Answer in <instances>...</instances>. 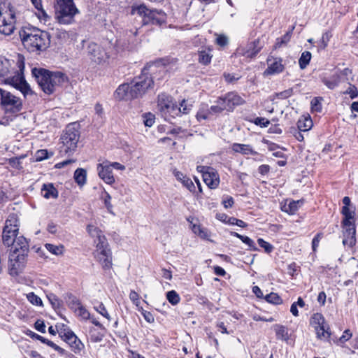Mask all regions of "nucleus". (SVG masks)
Instances as JSON below:
<instances>
[{"mask_svg": "<svg viewBox=\"0 0 358 358\" xmlns=\"http://www.w3.org/2000/svg\"><path fill=\"white\" fill-rule=\"evenodd\" d=\"M196 170L202 174L203 182L210 189H215L220 184L217 172L210 166H198Z\"/></svg>", "mask_w": 358, "mask_h": 358, "instance_id": "16", "label": "nucleus"}, {"mask_svg": "<svg viewBox=\"0 0 358 358\" xmlns=\"http://www.w3.org/2000/svg\"><path fill=\"white\" fill-rule=\"evenodd\" d=\"M232 149L234 152L244 155H255L257 154L250 145L234 143Z\"/></svg>", "mask_w": 358, "mask_h": 358, "instance_id": "27", "label": "nucleus"}, {"mask_svg": "<svg viewBox=\"0 0 358 358\" xmlns=\"http://www.w3.org/2000/svg\"><path fill=\"white\" fill-rule=\"evenodd\" d=\"M16 65L17 66V70L15 71V74L13 77L6 78V80L9 81L13 86L19 89L24 96H27L31 93V90L23 76L24 57L20 54L16 56Z\"/></svg>", "mask_w": 358, "mask_h": 358, "instance_id": "9", "label": "nucleus"}, {"mask_svg": "<svg viewBox=\"0 0 358 358\" xmlns=\"http://www.w3.org/2000/svg\"><path fill=\"white\" fill-rule=\"evenodd\" d=\"M78 316L80 317L83 320H89L90 318V313L89 311L81 305L79 306L78 310H76V313H75Z\"/></svg>", "mask_w": 358, "mask_h": 358, "instance_id": "46", "label": "nucleus"}, {"mask_svg": "<svg viewBox=\"0 0 358 358\" xmlns=\"http://www.w3.org/2000/svg\"><path fill=\"white\" fill-rule=\"evenodd\" d=\"M173 174L176 180L180 182L189 192H193L195 191V185L189 177L177 169L173 171Z\"/></svg>", "mask_w": 358, "mask_h": 358, "instance_id": "25", "label": "nucleus"}, {"mask_svg": "<svg viewBox=\"0 0 358 358\" xmlns=\"http://www.w3.org/2000/svg\"><path fill=\"white\" fill-rule=\"evenodd\" d=\"M15 67L17 68V66L16 65V59L12 60L11 62L3 57L0 56V78H4V77H13L12 76H8L9 74H11V70H15Z\"/></svg>", "mask_w": 358, "mask_h": 358, "instance_id": "24", "label": "nucleus"}, {"mask_svg": "<svg viewBox=\"0 0 358 358\" xmlns=\"http://www.w3.org/2000/svg\"><path fill=\"white\" fill-rule=\"evenodd\" d=\"M79 137L80 134L76 129L75 124L68 125L61 137L62 145L60 147V152L66 155L73 152L77 148Z\"/></svg>", "mask_w": 358, "mask_h": 358, "instance_id": "10", "label": "nucleus"}, {"mask_svg": "<svg viewBox=\"0 0 358 358\" xmlns=\"http://www.w3.org/2000/svg\"><path fill=\"white\" fill-rule=\"evenodd\" d=\"M129 299L130 300L135 304L136 306H139L140 301H139V295L135 291H131L129 294Z\"/></svg>", "mask_w": 358, "mask_h": 358, "instance_id": "61", "label": "nucleus"}, {"mask_svg": "<svg viewBox=\"0 0 358 358\" xmlns=\"http://www.w3.org/2000/svg\"><path fill=\"white\" fill-rule=\"evenodd\" d=\"M215 103V105L209 108L210 115L221 113L227 108L224 105V101L221 99V97H219Z\"/></svg>", "mask_w": 358, "mask_h": 358, "instance_id": "30", "label": "nucleus"}, {"mask_svg": "<svg viewBox=\"0 0 358 358\" xmlns=\"http://www.w3.org/2000/svg\"><path fill=\"white\" fill-rule=\"evenodd\" d=\"M252 46H253L252 50L251 51L250 50L247 51V52H246L247 57H252L255 56L260 51V50L262 47L260 45L259 40L255 41L252 43Z\"/></svg>", "mask_w": 358, "mask_h": 358, "instance_id": "41", "label": "nucleus"}, {"mask_svg": "<svg viewBox=\"0 0 358 358\" xmlns=\"http://www.w3.org/2000/svg\"><path fill=\"white\" fill-rule=\"evenodd\" d=\"M303 204V200L291 201L289 203H285L282 210L289 215L294 214L299 208Z\"/></svg>", "mask_w": 358, "mask_h": 358, "instance_id": "29", "label": "nucleus"}, {"mask_svg": "<svg viewBox=\"0 0 358 358\" xmlns=\"http://www.w3.org/2000/svg\"><path fill=\"white\" fill-rule=\"evenodd\" d=\"M257 242H258V244L259 245V246L264 249L266 252L270 253L273 251V245L271 244H270L269 243L265 241L264 239L259 238L257 240Z\"/></svg>", "mask_w": 358, "mask_h": 358, "instance_id": "50", "label": "nucleus"}, {"mask_svg": "<svg viewBox=\"0 0 358 358\" xmlns=\"http://www.w3.org/2000/svg\"><path fill=\"white\" fill-rule=\"evenodd\" d=\"M105 198H104V204L108 210L109 213L113 214V205L110 203L111 196L108 192H105Z\"/></svg>", "mask_w": 358, "mask_h": 358, "instance_id": "56", "label": "nucleus"}, {"mask_svg": "<svg viewBox=\"0 0 358 358\" xmlns=\"http://www.w3.org/2000/svg\"><path fill=\"white\" fill-rule=\"evenodd\" d=\"M41 194L45 199L58 197V191L52 183L44 184L41 188Z\"/></svg>", "mask_w": 358, "mask_h": 358, "instance_id": "28", "label": "nucleus"}, {"mask_svg": "<svg viewBox=\"0 0 358 358\" xmlns=\"http://www.w3.org/2000/svg\"><path fill=\"white\" fill-rule=\"evenodd\" d=\"M311 59V53L309 51H305L301 54L299 59V64L301 69H304L308 65Z\"/></svg>", "mask_w": 358, "mask_h": 358, "instance_id": "36", "label": "nucleus"}, {"mask_svg": "<svg viewBox=\"0 0 358 358\" xmlns=\"http://www.w3.org/2000/svg\"><path fill=\"white\" fill-rule=\"evenodd\" d=\"M59 336L67 343L71 350L76 355H81L85 350L84 343L69 329H64L59 332Z\"/></svg>", "mask_w": 358, "mask_h": 358, "instance_id": "13", "label": "nucleus"}, {"mask_svg": "<svg viewBox=\"0 0 358 358\" xmlns=\"http://www.w3.org/2000/svg\"><path fill=\"white\" fill-rule=\"evenodd\" d=\"M132 83H124L120 85L114 93L115 98L118 100L129 101L136 99L133 93Z\"/></svg>", "mask_w": 358, "mask_h": 358, "instance_id": "17", "label": "nucleus"}, {"mask_svg": "<svg viewBox=\"0 0 358 358\" xmlns=\"http://www.w3.org/2000/svg\"><path fill=\"white\" fill-rule=\"evenodd\" d=\"M254 123L256 125H258V126H260L261 127L265 128L269 125L270 122L268 120H267L265 117H257L255 119Z\"/></svg>", "mask_w": 358, "mask_h": 358, "instance_id": "53", "label": "nucleus"}, {"mask_svg": "<svg viewBox=\"0 0 358 358\" xmlns=\"http://www.w3.org/2000/svg\"><path fill=\"white\" fill-rule=\"evenodd\" d=\"M341 213L344 216L343 220L344 236L343 243L345 245L352 247L356 243V228L354 224L355 212L350 210L346 206H343Z\"/></svg>", "mask_w": 358, "mask_h": 358, "instance_id": "8", "label": "nucleus"}, {"mask_svg": "<svg viewBox=\"0 0 358 358\" xmlns=\"http://www.w3.org/2000/svg\"><path fill=\"white\" fill-rule=\"evenodd\" d=\"M22 158H24V157H12L8 159V164L12 168L16 169L17 170H21L23 169L21 162V159Z\"/></svg>", "mask_w": 358, "mask_h": 358, "instance_id": "44", "label": "nucleus"}, {"mask_svg": "<svg viewBox=\"0 0 358 358\" xmlns=\"http://www.w3.org/2000/svg\"><path fill=\"white\" fill-rule=\"evenodd\" d=\"M9 255V271L12 275H17L25 267L29 252V244L27 239L20 236L17 241L15 248H12Z\"/></svg>", "mask_w": 358, "mask_h": 358, "instance_id": "4", "label": "nucleus"}, {"mask_svg": "<svg viewBox=\"0 0 358 358\" xmlns=\"http://www.w3.org/2000/svg\"><path fill=\"white\" fill-rule=\"evenodd\" d=\"M187 220L190 224V228L194 234L202 239H209L210 232L206 228L203 227L197 220L194 222V218L192 217H189Z\"/></svg>", "mask_w": 358, "mask_h": 358, "instance_id": "23", "label": "nucleus"}, {"mask_svg": "<svg viewBox=\"0 0 358 358\" xmlns=\"http://www.w3.org/2000/svg\"><path fill=\"white\" fill-rule=\"evenodd\" d=\"M35 329L41 332L45 333V325L44 322L41 320H37L34 324Z\"/></svg>", "mask_w": 358, "mask_h": 358, "instance_id": "64", "label": "nucleus"}, {"mask_svg": "<svg viewBox=\"0 0 358 358\" xmlns=\"http://www.w3.org/2000/svg\"><path fill=\"white\" fill-rule=\"evenodd\" d=\"M151 9H149L145 4H134L131 7V13L138 15L142 17V22H144L145 17L150 14Z\"/></svg>", "mask_w": 358, "mask_h": 358, "instance_id": "26", "label": "nucleus"}, {"mask_svg": "<svg viewBox=\"0 0 358 358\" xmlns=\"http://www.w3.org/2000/svg\"><path fill=\"white\" fill-rule=\"evenodd\" d=\"M322 98L315 97L311 101V108L313 111L320 112L322 110L321 100Z\"/></svg>", "mask_w": 358, "mask_h": 358, "instance_id": "49", "label": "nucleus"}, {"mask_svg": "<svg viewBox=\"0 0 358 358\" xmlns=\"http://www.w3.org/2000/svg\"><path fill=\"white\" fill-rule=\"evenodd\" d=\"M20 37L24 47L30 52L44 51L50 43L49 33L35 27L23 30Z\"/></svg>", "mask_w": 358, "mask_h": 358, "instance_id": "3", "label": "nucleus"}, {"mask_svg": "<svg viewBox=\"0 0 358 358\" xmlns=\"http://www.w3.org/2000/svg\"><path fill=\"white\" fill-rule=\"evenodd\" d=\"M330 36L331 35L328 32L322 34V38L320 41V48L324 49L327 46Z\"/></svg>", "mask_w": 358, "mask_h": 358, "instance_id": "54", "label": "nucleus"}, {"mask_svg": "<svg viewBox=\"0 0 358 358\" xmlns=\"http://www.w3.org/2000/svg\"><path fill=\"white\" fill-rule=\"evenodd\" d=\"M291 34H292V31L287 32L281 38H277L275 44L274 45V48H278L281 47L282 45L287 44L291 38Z\"/></svg>", "mask_w": 358, "mask_h": 358, "instance_id": "38", "label": "nucleus"}, {"mask_svg": "<svg viewBox=\"0 0 358 358\" xmlns=\"http://www.w3.org/2000/svg\"><path fill=\"white\" fill-rule=\"evenodd\" d=\"M90 235L94 238L96 250L94 252L95 259L99 262L103 269L112 267V252L103 232L96 227L90 224L87 227Z\"/></svg>", "mask_w": 358, "mask_h": 358, "instance_id": "2", "label": "nucleus"}, {"mask_svg": "<svg viewBox=\"0 0 358 358\" xmlns=\"http://www.w3.org/2000/svg\"><path fill=\"white\" fill-rule=\"evenodd\" d=\"M31 71L41 89L46 94H53L68 82L66 74L60 71H50L42 68H34Z\"/></svg>", "mask_w": 358, "mask_h": 358, "instance_id": "1", "label": "nucleus"}, {"mask_svg": "<svg viewBox=\"0 0 358 358\" xmlns=\"http://www.w3.org/2000/svg\"><path fill=\"white\" fill-rule=\"evenodd\" d=\"M1 105L6 112L12 113L21 110L22 103L21 99L10 92L0 88Z\"/></svg>", "mask_w": 358, "mask_h": 358, "instance_id": "11", "label": "nucleus"}, {"mask_svg": "<svg viewBox=\"0 0 358 358\" xmlns=\"http://www.w3.org/2000/svg\"><path fill=\"white\" fill-rule=\"evenodd\" d=\"M157 108L159 115L168 122H171L180 114L176 102L171 96L166 93H161L158 95Z\"/></svg>", "mask_w": 358, "mask_h": 358, "instance_id": "6", "label": "nucleus"}, {"mask_svg": "<svg viewBox=\"0 0 358 358\" xmlns=\"http://www.w3.org/2000/svg\"><path fill=\"white\" fill-rule=\"evenodd\" d=\"M344 94H348L352 99H354L358 96L357 87L351 83H349L348 87L343 92Z\"/></svg>", "mask_w": 358, "mask_h": 358, "instance_id": "42", "label": "nucleus"}, {"mask_svg": "<svg viewBox=\"0 0 358 358\" xmlns=\"http://www.w3.org/2000/svg\"><path fill=\"white\" fill-rule=\"evenodd\" d=\"M191 107L192 105L188 104L185 100H182L178 109L180 110V113L188 114L191 110Z\"/></svg>", "mask_w": 358, "mask_h": 358, "instance_id": "52", "label": "nucleus"}, {"mask_svg": "<svg viewBox=\"0 0 358 358\" xmlns=\"http://www.w3.org/2000/svg\"><path fill=\"white\" fill-rule=\"evenodd\" d=\"M166 299L173 306L177 305L180 300L179 294L174 290L169 291L166 293Z\"/></svg>", "mask_w": 358, "mask_h": 358, "instance_id": "37", "label": "nucleus"}, {"mask_svg": "<svg viewBox=\"0 0 358 358\" xmlns=\"http://www.w3.org/2000/svg\"><path fill=\"white\" fill-rule=\"evenodd\" d=\"M94 309L96 310V312H98L99 314L106 317L108 321L111 320L110 315L108 314L106 307L102 303H101L97 306H94Z\"/></svg>", "mask_w": 358, "mask_h": 358, "instance_id": "47", "label": "nucleus"}, {"mask_svg": "<svg viewBox=\"0 0 358 358\" xmlns=\"http://www.w3.org/2000/svg\"><path fill=\"white\" fill-rule=\"evenodd\" d=\"M223 76L225 80L229 83H231L236 80H238L241 78L240 76H236L234 74L229 73H224Z\"/></svg>", "mask_w": 358, "mask_h": 358, "instance_id": "58", "label": "nucleus"}, {"mask_svg": "<svg viewBox=\"0 0 358 358\" xmlns=\"http://www.w3.org/2000/svg\"><path fill=\"white\" fill-rule=\"evenodd\" d=\"M87 173L83 169H77L74 173L75 181L78 185L83 186L86 182Z\"/></svg>", "mask_w": 358, "mask_h": 358, "instance_id": "32", "label": "nucleus"}, {"mask_svg": "<svg viewBox=\"0 0 358 358\" xmlns=\"http://www.w3.org/2000/svg\"><path fill=\"white\" fill-rule=\"evenodd\" d=\"M97 171L100 178H101L106 183L111 185L115 182V178L113 175L110 166L108 162H106L97 165Z\"/></svg>", "mask_w": 358, "mask_h": 358, "instance_id": "19", "label": "nucleus"}, {"mask_svg": "<svg viewBox=\"0 0 358 358\" xmlns=\"http://www.w3.org/2000/svg\"><path fill=\"white\" fill-rule=\"evenodd\" d=\"M268 68L265 70V75H273L282 72L284 65L281 58L268 59Z\"/></svg>", "mask_w": 358, "mask_h": 358, "instance_id": "22", "label": "nucleus"}, {"mask_svg": "<svg viewBox=\"0 0 358 358\" xmlns=\"http://www.w3.org/2000/svg\"><path fill=\"white\" fill-rule=\"evenodd\" d=\"M90 340L92 342L98 343L102 340L103 336L100 334H95L92 329L90 331Z\"/></svg>", "mask_w": 358, "mask_h": 358, "instance_id": "63", "label": "nucleus"}, {"mask_svg": "<svg viewBox=\"0 0 358 358\" xmlns=\"http://www.w3.org/2000/svg\"><path fill=\"white\" fill-rule=\"evenodd\" d=\"M142 315L148 322L153 323L155 322V317L150 312L143 310Z\"/></svg>", "mask_w": 358, "mask_h": 358, "instance_id": "62", "label": "nucleus"}, {"mask_svg": "<svg viewBox=\"0 0 358 358\" xmlns=\"http://www.w3.org/2000/svg\"><path fill=\"white\" fill-rule=\"evenodd\" d=\"M227 107V110L231 111L236 106H241L245 103L244 99L235 92H230L224 96H221Z\"/></svg>", "mask_w": 358, "mask_h": 358, "instance_id": "18", "label": "nucleus"}, {"mask_svg": "<svg viewBox=\"0 0 358 358\" xmlns=\"http://www.w3.org/2000/svg\"><path fill=\"white\" fill-rule=\"evenodd\" d=\"M222 203L225 208H228L233 206L234 201L231 196H227L223 198Z\"/></svg>", "mask_w": 358, "mask_h": 358, "instance_id": "57", "label": "nucleus"}, {"mask_svg": "<svg viewBox=\"0 0 358 358\" xmlns=\"http://www.w3.org/2000/svg\"><path fill=\"white\" fill-rule=\"evenodd\" d=\"M82 305L81 302L78 299H77L74 296H70L68 299V306L69 307L76 313V310Z\"/></svg>", "mask_w": 358, "mask_h": 358, "instance_id": "40", "label": "nucleus"}, {"mask_svg": "<svg viewBox=\"0 0 358 358\" xmlns=\"http://www.w3.org/2000/svg\"><path fill=\"white\" fill-rule=\"evenodd\" d=\"M297 127L300 131H307L313 127L312 120L310 117L299 120L297 122Z\"/></svg>", "mask_w": 358, "mask_h": 358, "instance_id": "33", "label": "nucleus"}, {"mask_svg": "<svg viewBox=\"0 0 358 358\" xmlns=\"http://www.w3.org/2000/svg\"><path fill=\"white\" fill-rule=\"evenodd\" d=\"M134 90V94L136 99L141 97L144 95L147 90L151 88L153 85V80L152 77L145 71L137 78H135L131 82Z\"/></svg>", "mask_w": 358, "mask_h": 358, "instance_id": "12", "label": "nucleus"}, {"mask_svg": "<svg viewBox=\"0 0 358 358\" xmlns=\"http://www.w3.org/2000/svg\"><path fill=\"white\" fill-rule=\"evenodd\" d=\"M323 83L331 90L336 87L339 84V78H332L330 80L324 79Z\"/></svg>", "mask_w": 358, "mask_h": 358, "instance_id": "48", "label": "nucleus"}, {"mask_svg": "<svg viewBox=\"0 0 358 358\" xmlns=\"http://www.w3.org/2000/svg\"><path fill=\"white\" fill-rule=\"evenodd\" d=\"M166 21V14L162 10L152 9L144 20L143 24L161 25Z\"/></svg>", "mask_w": 358, "mask_h": 358, "instance_id": "20", "label": "nucleus"}, {"mask_svg": "<svg viewBox=\"0 0 358 358\" xmlns=\"http://www.w3.org/2000/svg\"><path fill=\"white\" fill-rule=\"evenodd\" d=\"M264 299L267 302L273 304H279L282 301L280 297L277 294L273 292L266 294Z\"/></svg>", "mask_w": 358, "mask_h": 358, "instance_id": "45", "label": "nucleus"}, {"mask_svg": "<svg viewBox=\"0 0 358 358\" xmlns=\"http://www.w3.org/2000/svg\"><path fill=\"white\" fill-rule=\"evenodd\" d=\"M322 237V233H318L312 241V249L314 252L317 250V248L319 245V243Z\"/></svg>", "mask_w": 358, "mask_h": 358, "instance_id": "59", "label": "nucleus"}, {"mask_svg": "<svg viewBox=\"0 0 358 358\" xmlns=\"http://www.w3.org/2000/svg\"><path fill=\"white\" fill-rule=\"evenodd\" d=\"M310 322L313 325H314L315 330L317 331V334L319 336L321 335L324 336V334L327 333L328 327L325 324V320L323 315L321 313H315L310 320Z\"/></svg>", "mask_w": 358, "mask_h": 358, "instance_id": "21", "label": "nucleus"}, {"mask_svg": "<svg viewBox=\"0 0 358 358\" xmlns=\"http://www.w3.org/2000/svg\"><path fill=\"white\" fill-rule=\"evenodd\" d=\"M209 108L207 105H201L196 114V118L199 121L208 119L210 116Z\"/></svg>", "mask_w": 358, "mask_h": 358, "instance_id": "35", "label": "nucleus"}, {"mask_svg": "<svg viewBox=\"0 0 358 358\" xmlns=\"http://www.w3.org/2000/svg\"><path fill=\"white\" fill-rule=\"evenodd\" d=\"M75 0H55V19L60 24H71L80 13Z\"/></svg>", "mask_w": 358, "mask_h": 358, "instance_id": "5", "label": "nucleus"}, {"mask_svg": "<svg viewBox=\"0 0 358 358\" xmlns=\"http://www.w3.org/2000/svg\"><path fill=\"white\" fill-rule=\"evenodd\" d=\"M36 9L38 10L37 16L41 22H43L44 24H46L47 22H48L50 20V19H51L50 16L49 15H48L46 11L43 9L42 4H41V8H36Z\"/></svg>", "mask_w": 358, "mask_h": 358, "instance_id": "39", "label": "nucleus"}, {"mask_svg": "<svg viewBox=\"0 0 358 358\" xmlns=\"http://www.w3.org/2000/svg\"><path fill=\"white\" fill-rule=\"evenodd\" d=\"M143 121L145 126L150 127L155 123L154 116L150 113H149L148 115H145L144 116Z\"/></svg>", "mask_w": 358, "mask_h": 358, "instance_id": "60", "label": "nucleus"}, {"mask_svg": "<svg viewBox=\"0 0 358 358\" xmlns=\"http://www.w3.org/2000/svg\"><path fill=\"white\" fill-rule=\"evenodd\" d=\"M36 160L40 162L48 158V153L46 150H39L35 154Z\"/></svg>", "mask_w": 358, "mask_h": 358, "instance_id": "51", "label": "nucleus"}, {"mask_svg": "<svg viewBox=\"0 0 358 358\" xmlns=\"http://www.w3.org/2000/svg\"><path fill=\"white\" fill-rule=\"evenodd\" d=\"M198 61L203 65H208L210 63L213 55L210 53V50H202L199 51Z\"/></svg>", "mask_w": 358, "mask_h": 358, "instance_id": "31", "label": "nucleus"}, {"mask_svg": "<svg viewBox=\"0 0 358 358\" xmlns=\"http://www.w3.org/2000/svg\"><path fill=\"white\" fill-rule=\"evenodd\" d=\"M15 15L11 10L3 12L0 8V33L10 35L15 30Z\"/></svg>", "mask_w": 358, "mask_h": 358, "instance_id": "15", "label": "nucleus"}, {"mask_svg": "<svg viewBox=\"0 0 358 358\" xmlns=\"http://www.w3.org/2000/svg\"><path fill=\"white\" fill-rule=\"evenodd\" d=\"M45 248L55 255H62L64 253V248L62 245H55L51 243H46Z\"/></svg>", "mask_w": 358, "mask_h": 358, "instance_id": "34", "label": "nucleus"}, {"mask_svg": "<svg viewBox=\"0 0 358 358\" xmlns=\"http://www.w3.org/2000/svg\"><path fill=\"white\" fill-rule=\"evenodd\" d=\"M241 240L245 243L251 250H255V242L248 236H241Z\"/></svg>", "mask_w": 358, "mask_h": 358, "instance_id": "55", "label": "nucleus"}, {"mask_svg": "<svg viewBox=\"0 0 358 358\" xmlns=\"http://www.w3.org/2000/svg\"><path fill=\"white\" fill-rule=\"evenodd\" d=\"M27 298L28 301L35 306H43V302L41 299L36 295L34 292H30L27 295Z\"/></svg>", "mask_w": 358, "mask_h": 358, "instance_id": "43", "label": "nucleus"}, {"mask_svg": "<svg viewBox=\"0 0 358 358\" xmlns=\"http://www.w3.org/2000/svg\"><path fill=\"white\" fill-rule=\"evenodd\" d=\"M87 55L89 59L96 64H105L109 59V55L106 50L102 46L95 43L88 44Z\"/></svg>", "mask_w": 358, "mask_h": 358, "instance_id": "14", "label": "nucleus"}, {"mask_svg": "<svg viewBox=\"0 0 358 358\" xmlns=\"http://www.w3.org/2000/svg\"><path fill=\"white\" fill-rule=\"evenodd\" d=\"M19 232V219L16 214L11 213L6 220V224L3 229L2 241L5 245L12 248H15L17 241L20 236H17Z\"/></svg>", "mask_w": 358, "mask_h": 358, "instance_id": "7", "label": "nucleus"}]
</instances>
